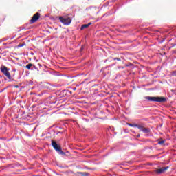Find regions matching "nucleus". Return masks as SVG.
<instances>
[{
  "mask_svg": "<svg viewBox=\"0 0 176 176\" xmlns=\"http://www.w3.org/2000/svg\"><path fill=\"white\" fill-rule=\"evenodd\" d=\"M31 67H34V65L32 63H29L25 67V68H26L27 69H31Z\"/></svg>",
  "mask_w": 176,
  "mask_h": 176,
  "instance_id": "nucleus-11",
  "label": "nucleus"
},
{
  "mask_svg": "<svg viewBox=\"0 0 176 176\" xmlns=\"http://www.w3.org/2000/svg\"><path fill=\"white\" fill-rule=\"evenodd\" d=\"M39 17H41V14H39V12H36L34 15H33L32 20L30 21V24H34V23H36V21L39 20Z\"/></svg>",
  "mask_w": 176,
  "mask_h": 176,
  "instance_id": "nucleus-5",
  "label": "nucleus"
},
{
  "mask_svg": "<svg viewBox=\"0 0 176 176\" xmlns=\"http://www.w3.org/2000/svg\"><path fill=\"white\" fill-rule=\"evenodd\" d=\"M51 142L54 149H55L56 152H58L59 155H65V153L61 151V145L57 144V142L53 140H51Z\"/></svg>",
  "mask_w": 176,
  "mask_h": 176,
  "instance_id": "nucleus-2",
  "label": "nucleus"
},
{
  "mask_svg": "<svg viewBox=\"0 0 176 176\" xmlns=\"http://www.w3.org/2000/svg\"><path fill=\"white\" fill-rule=\"evenodd\" d=\"M18 47H23V45L19 44V45H18Z\"/></svg>",
  "mask_w": 176,
  "mask_h": 176,
  "instance_id": "nucleus-16",
  "label": "nucleus"
},
{
  "mask_svg": "<svg viewBox=\"0 0 176 176\" xmlns=\"http://www.w3.org/2000/svg\"><path fill=\"white\" fill-rule=\"evenodd\" d=\"M144 134H148V133H151V129L149 128H143V131H142Z\"/></svg>",
  "mask_w": 176,
  "mask_h": 176,
  "instance_id": "nucleus-8",
  "label": "nucleus"
},
{
  "mask_svg": "<svg viewBox=\"0 0 176 176\" xmlns=\"http://www.w3.org/2000/svg\"><path fill=\"white\" fill-rule=\"evenodd\" d=\"M128 126H130V127H137V124H128Z\"/></svg>",
  "mask_w": 176,
  "mask_h": 176,
  "instance_id": "nucleus-13",
  "label": "nucleus"
},
{
  "mask_svg": "<svg viewBox=\"0 0 176 176\" xmlns=\"http://www.w3.org/2000/svg\"><path fill=\"white\" fill-rule=\"evenodd\" d=\"M136 127L138 128V129H139V130H140L141 131H143V130H144V126H142V125H138V124H136Z\"/></svg>",
  "mask_w": 176,
  "mask_h": 176,
  "instance_id": "nucleus-12",
  "label": "nucleus"
},
{
  "mask_svg": "<svg viewBox=\"0 0 176 176\" xmlns=\"http://www.w3.org/2000/svg\"><path fill=\"white\" fill-rule=\"evenodd\" d=\"M74 90H76V88H74Z\"/></svg>",
  "mask_w": 176,
  "mask_h": 176,
  "instance_id": "nucleus-18",
  "label": "nucleus"
},
{
  "mask_svg": "<svg viewBox=\"0 0 176 176\" xmlns=\"http://www.w3.org/2000/svg\"><path fill=\"white\" fill-rule=\"evenodd\" d=\"M85 49V46H82L80 48V52H82V50H83Z\"/></svg>",
  "mask_w": 176,
  "mask_h": 176,
  "instance_id": "nucleus-14",
  "label": "nucleus"
},
{
  "mask_svg": "<svg viewBox=\"0 0 176 176\" xmlns=\"http://www.w3.org/2000/svg\"><path fill=\"white\" fill-rule=\"evenodd\" d=\"M2 74H3V75H5V76H6V78H8V79L11 80L12 79V75H10V72H9V68H8L5 65H2L0 68Z\"/></svg>",
  "mask_w": 176,
  "mask_h": 176,
  "instance_id": "nucleus-3",
  "label": "nucleus"
},
{
  "mask_svg": "<svg viewBox=\"0 0 176 176\" xmlns=\"http://www.w3.org/2000/svg\"><path fill=\"white\" fill-rule=\"evenodd\" d=\"M90 25H91V23L84 24L81 26L80 30H85V28H87V27H90Z\"/></svg>",
  "mask_w": 176,
  "mask_h": 176,
  "instance_id": "nucleus-7",
  "label": "nucleus"
},
{
  "mask_svg": "<svg viewBox=\"0 0 176 176\" xmlns=\"http://www.w3.org/2000/svg\"><path fill=\"white\" fill-rule=\"evenodd\" d=\"M58 20L60 21V23H63L64 25H69V24L72 23V20L70 17L65 18L63 16H59Z\"/></svg>",
  "mask_w": 176,
  "mask_h": 176,
  "instance_id": "nucleus-4",
  "label": "nucleus"
},
{
  "mask_svg": "<svg viewBox=\"0 0 176 176\" xmlns=\"http://www.w3.org/2000/svg\"><path fill=\"white\" fill-rule=\"evenodd\" d=\"M114 60H117V61H120V58H114Z\"/></svg>",
  "mask_w": 176,
  "mask_h": 176,
  "instance_id": "nucleus-15",
  "label": "nucleus"
},
{
  "mask_svg": "<svg viewBox=\"0 0 176 176\" xmlns=\"http://www.w3.org/2000/svg\"><path fill=\"white\" fill-rule=\"evenodd\" d=\"M140 135H138V138H140Z\"/></svg>",
  "mask_w": 176,
  "mask_h": 176,
  "instance_id": "nucleus-17",
  "label": "nucleus"
},
{
  "mask_svg": "<svg viewBox=\"0 0 176 176\" xmlns=\"http://www.w3.org/2000/svg\"><path fill=\"white\" fill-rule=\"evenodd\" d=\"M78 174L81 176H89V173L86 172H79Z\"/></svg>",
  "mask_w": 176,
  "mask_h": 176,
  "instance_id": "nucleus-10",
  "label": "nucleus"
},
{
  "mask_svg": "<svg viewBox=\"0 0 176 176\" xmlns=\"http://www.w3.org/2000/svg\"><path fill=\"white\" fill-rule=\"evenodd\" d=\"M165 140H163V139H160L158 140V144L159 145H163L165 142Z\"/></svg>",
  "mask_w": 176,
  "mask_h": 176,
  "instance_id": "nucleus-9",
  "label": "nucleus"
},
{
  "mask_svg": "<svg viewBox=\"0 0 176 176\" xmlns=\"http://www.w3.org/2000/svg\"><path fill=\"white\" fill-rule=\"evenodd\" d=\"M145 99L153 102H166L167 101V99L164 97L146 96Z\"/></svg>",
  "mask_w": 176,
  "mask_h": 176,
  "instance_id": "nucleus-1",
  "label": "nucleus"
},
{
  "mask_svg": "<svg viewBox=\"0 0 176 176\" xmlns=\"http://www.w3.org/2000/svg\"><path fill=\"white\" fill-rule=\"evenodd\" d=\"M168 168H170L169 166L162 167V168L156 169L155 173L156 174H163V173H166V171H167Z\"/></svg>",
  "mask_w": 176,
  "mask_h": 176,
  "instance_id": "nucleus-6",
  "label": "nucleus"
}]
</instances>
